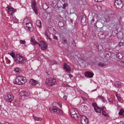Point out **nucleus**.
<instances>
[{"mask_svg": "<svg viewBox=\"0 0 124 124\" xmlns=\"http://www.w3.org/2000/svg\"><path fill=\"white\" fill-rule=\"evenodd\" d=\"M81 123L82 124H88V119L84 115H81Z\"/></svg>", "mask_w": 124, "mask_h": 124, "instance_id": "10", "label": "nucleus"}, {"mask_svg": "<svg viewBox=\"0 0 124 124\" xmlns=\"http://www.w3.org/2000/svg\"><path fill=\"white\" fill-rule=\"evenodd\" d=\"M53 38L54 39L56 40L57 39V37L55 35H54L53 36Z\"/></svg>", "mask_w": 124, "mask_h": 124, "instance_id": "40", "label": "nucleus"}, {"mask_svg": "<svg viewBox=\"0 0 124 124\" xmlns=\"http://www.w3.org/2000/svg\"><path fill=\"white\" fill-rule=\"evenodd\" d=\"M4 97L5 100L10 102H11L14 99V96L10 93L4 95Z\"/></svg>", "mask_w": 124, "mask_h": 124, "instance_id": "4", "label": "nucleus"}, {"mask_svg": "<svg viewBox=\"0 0 124 124\" xmlns=\"http://www.w3.org/2000/svg\"><path fill=\"white\" fill-rule=\"evenodd\" d=\"M19 95L20 96L22 97H26L28 96V93L26 91H22L20 92Z\"/></svg>", "mask_w": 124, "mask_h": 124, "instance_id": "16", "label": "nucleus"}, {"mask_svg": "<svg viewBox=\"0 0 124 124\" xmlns=\"http://www.w3.org/2000/svg\"><path fill=\"white\" fill-rule=\"evenodd\" d=\"M121 86L120 82H119L117 81L115 83V87L116 88H120Z\"/></svg>", "mask_w": 124, "mask_h": 124, "instance_id": "22", "label": "nucleus"}, {"mask_svg": "<svg viewBox=\"0 0 124 124\" xmlns=\"http://www.w3.org/2000/svg\"><path fill=\"white\" fill-rule=\"evenodd\" d=\"M121 44V43H119V44H118V45H119V46H121L120 45H119V44Z\"/></svg>", "mask_w": 124, "mask_h": 124, "instance_id": "49", "label": "nucleus"}, {"mask_svg": "<svg viewBox=\"0 0 124 124\" xmlns=\"http://www.w3.org/2000/svg\"><path fill=\"white\" fill-rule=\"evenodd\" d=\"M12 20L16 23H17L18 22V20L15 17H13L12 18Z\"/></svg>", "mask_w": 124, "mask_h": 124, "instance_id": "32", "label": "nucleus"}, {"mask_svg": "<svg viewBox=\"0 0 124 124\" xmlns=\"http://www.w3.org/2000/svg\"><path fill=\"white\" fill-rule=\"evenodd\" d=\"M98 65L100 67H103L106 65L105 64L101 62L99 63L98 64Z\"/></svg>", "mask_w": 124, "mask_h": 124, "instance_id": "30", "label": "nucleus"}, {"mask_svg": "<svg viewBox=\"0 0 124 124\" xmlns=\"http://www.w3.org/2000/svg\"><path fill=\"white\" fill-rule=\"evenodd\" d=\"M64 69L66 70V71L68 72H69L71 70V68L70 66L67 65L66 63H65L63 66Z\"/></svg>", "mask_w": 124, "mask_h": 124, "instance_id": "15", "label": "nucleus"}, {"mask_svg": "<svg viewBox=\"0 0 124 124\" xmlns=\"http://www.w3.org/2000/svg\"><path fill=\"white\" fill-rule=\"evenodd\" d=\"M98 15L97 14H95L93 17V19L91 21L92 25L94 24L95 23L98 21Z\"/></svg>", "mask_w": 124, "mask_h": 124, "instance_id": "12", "label": "nucleus"}, {"mask_svg": "<svg viewBox=\"0 0 124 124\" xmlns=\"http://www.w3.org/2000/svg\"><path fill=\"white\" fill-rule=\"evenodd\" d=\"M31 43L33 45L37 44L38 43L35 40V39L33 37H31Z\"/></svg>", "mask_w": 124, "mask_h": 124, "instance_id": "21", "label": "nucleus"}, {"mask_svg": "<svg viewBox=\"0 0 124 124\" xmlns=\"http://www.w3.org/2000/svg\"><path fill=\"white\" fill-rule=\"evenodd\" d=\"M66 8V5L65 4H63V8L65 9Z\"/></svg>", "mask_w": 124, "mask_h": 124, "instance_id": "44", "label": "nucleus"}, {"mask_svg": "<svg viewBox=\"0 0 124 124\" xmlns=\"http://www.w3.org/2000/svg\"><path fill=\"white\" fill-rule=\"evenodd\" d=\"M38 44L40 47H41V49L42 50H46L47 47L46 44L43 41H41L40 43H38Z\"/></svg>", "mask_w": 124, "mask_h": 124, "instance_id": "9", "label": "nucleus"}, {"mask_svg": "<svg viewBox=\"0 0 124 124\" xmlns=\"http://www.w3.org/2000/svg\"><path fill=\"white\" fill-rule=\"evenodd\" d=\"M94 0L97 2H101L103 0Z\"/></svg>", "mask_w": 124, "mask_h": 124, "instance_id": "43", "label": "nucleus"}, {"mask_svg": "<svg viewBox=\"0 0 124 124\" xmlns=\"http://www.w3.org/2000/svg\"><path fill=\"white\" fill-rule=\"evenodd\" d=\"M50 112L58 115H62V111L61 109L58 108L55 106H53L49 108Z\"/></svg>", "mask_w": 124, "mask_h": 124, "instance_id": "1", "label": "nucleus"}, {"mask_svg": "<svg viewBox=\"0 0 124 124\" xmlns=\"http://www.w3.org/2000/svg\"><path fill=\"white\" fill-rule=\"evenodd\" d=\"M14 70L16 73H17V74H18L20 73V70L19 68H16L14 69Z\"/></svg>", "mask_w": 124, "mask_h": 124, "instance_id": "28", "label": "nucleus"}, {"mask_svg": "<svg viewBox=\"0 0 124 124\" xmlns=\"http://www.w3.org/2000/svg\"><path fill=\"white\" fill-rule=\"evenodd\" d=\"M123 54L121 53L118 52L117 54L116 57L119 59H121L123 58Z\"/></svg>", "mask_w": 124, "mask_h": 124, "instance_id": "20", "label": "nucleus"}, {"mask_svg": "<svg viewBox=\"0 0 124 124\" xmlns=\"http://www.w3.org/2000/svg\"><path fill=\"white\" fill-rule=\"evenodd\" d=\"M57 80L52 78L47 79L45 82L46 85L49 86H52L57 84Z\"/></svg>", "mask_w": 124, "mask_h": 124, "instance_id": "3", "label": "nucleus"}, {"mask_svg": "<svg viewBox=\"0 0 124 124\" xmlns=\"http://www.w3.org/2000/svg\"><path fill=\"white\" fill-rule=\"evenodd\" d=\"M114 19V15L111 14L105 16V21L107 22L112 23Z\"/></svg>", "mask_w": 124, "mask_h": 124, "instance_id": "6", "label": "nucleus"}, {"mask_svg": "<svg viewBox=\"0 0 124 124\" xmlns=\"http://www.w3.org/2000/svg\"><path fill=\"white\" fill-rule=\"evenodd\" d=\"M20 77L22 78L20 82V84H22V85H24L26 82V79L25 77H23L22 76H20Z\"/></svg>", "mask_w": 124, "mask_h": 124, "instance_id": "18", "label": "nucleus"}, {"mask_svg": "<svg viewBox=\"0 0 124 124\" xmlns=\"http://www.w3.org/2000/svg\"><path fill=\"white\" fill-rule=\"evenodd\" d=\"M0 124H3L0 123Z\"/></svg>", "mask_w": 124, "mask_h": 124, "instance_id": "50", "label": "nucleus"}, {"mask_svg": "<svg viewBox=\"0 0 124 124\" xmlns=\"http://www.w3.org/2000/svg\"><path fill=\"white\" fill-rule=\"evenodd\" d=\"M63 98L65 100H66L67 99V97L66 96H64L63 97Z\"/></svg>", "mask_w": 124, "mask_h": 124, "instance_id": "45", "label": "nucleus"}, {"mask_svg": "<svg viewBox=\"0 0 124 124\" xmlns=\"http://www.w3.org/2000/svg\"><path fill=\"white\" fill-rule=\"evenodd\" d=\"M102 114L104 115L106 117H108V115L105 112V111L104 110H103L102 111Z\"/></svg>", "mask_w": 124, "mask_h": 124, "instance_id": "36", "label": "nucleus"}, {"mask_svg": "<svg viewBox=\"0 0 124 124\" xmlns=\"http://www.w3.org/2000/svg\"><path fill=\"white\" fill-rule=\"evenodd\" d=\"M42 7L43 9L44 10H46L48 8L47 4L46 3L43 4L42 5Z\"/></svg>", "mask_w": 124, "mask_h": 124, "instance_id": "24", "label": "nucleus"}, {"mask_svg": "<svg viewBox=\"0 0 124 124\" xmlns=\"http://www.w3.org/2000/svg\"><path fill=\"white\" fill-rule=\"evenodd\" d=\"M33 118L35 120L37 121H41L42 119V118L41 117H36L35 116H33Z\"/></svg>", "mask_w": 124, "mask_h": 124, "instance_id": "25", "label": "nucleus"}, {"mask_svg": "<svg viewBox=\"0 0 124 124\" xmlns=\"http://www.w3.org/2000/svg\"><path fill=\"white\" fill-rule=\"evenodd\" d=\"M21 79H22V78L20 77V76H17L14 82H15V83L16 84L22 85V84H20V82H21Z\"/></svg>", "mask_w": 124, "mask_h": 124, "instance_id": "17", "label": "nucleus"}, {"mask_svg": "<svg viewBox=\"0 0 124 124\" xmlns=\"http://www.w3.org/2000/svg\"><path fill=\"white\" fill-rule=\"evenodd\" d=\"M39 81L35 80L32 78L30 79L29 81V83L31 85L35 86L39 83Z\"/></svg>", "mask_w": 124, "mask_h": 124, "instance_id": "11", "label": "nucleus"}, {"mask_svg": "<svg viewBox=\"0 0 124 124\" xmlns=\"http://www.w3.org/2000/svg\"><path fill=\"white\" fill-rule=\"evenodd\" d=\"M7 62L8 63H10V61L8 59H7L6 60Z\"/></svg>", "mask_w": 124, "mask_h": 124, "instance_id": "42", "label": "nucleus"}, {"mask_svg": "<svg viewBox=\"0 0 124 124\" xmlns=\"http://www.w3.org/2000/svg\"><path fill=\"white\" fill-rule=\"evenodd\" d=\"M114 5L118 9H121L122 7L123 4L121 0H116Z\"/></svg>", "mask_w": 124, "mask_h": 124, "instance_id": "5", "label": "nucleus"}, {"mask_svg": "<svg viewBox=\"0 0 124 124\" xmlns=\"http://www.w3.org/2000/svg\"><path fill=\"white\" fill-rule=\"evenodd\" d=\"M20 42L21 44H24L26 42L25 40H21Z\"/></svg>", "mask_w": 124, "mask_h": 124, "instance_id": "37", "label": "nucleus"}, {"mask_svg": "<svg viewBox=\"0 0 124 124\" xmlns=\"http://www.w3.org/2000/svg\"><path fill=\"white\" fill-rule=\"evenodd\" d=\"M6 9L9 14L11 15H13L16 12V9L10 6H8Z\"/></svg>", "mask_w": 124, "mask_h": 124, "instance_id": "8", "label": "nucleus"}, {"mask_svg": "<svg viewBox=\"0 0 124 124\" xmlns=\"http://www.w3.org/2000/svg\"><path fill=\"white\" fill-rule=\"evenodd\" d=\"M9 54L13 58L15 56V54L13 52L12 53H9Z\"/></svg>", "mask_w": 124, "mask_h": 124, "instance_id": "34", "label": "nucleus"}, {"mask_svg": "<svg viewBox=\"0 0 124 124\" xmlns=\"http://www.w3.org/2000/svg\"><path fill=\"white\" fill-rule=\"evenodd\" d=\"M53 104H54L55 105H59L60 106V108H61V106H60V104H59L58 102H54V103H53Z\"/></svg>", "mask_w": 124, "mask_h": 124, "instance_id": "39", "label": "nucleus"}, {"mask_svg": "<svg viewBox=\"0 0 124 124\" xmlns=\"http://www.w3.org/2000/svg\"><path fill=\"white\" fill-rule=\"evenodd\" d=\"M26 27H27L28 29L29 30H30L31 29V27L32 26L31 23H30L27 22L26 23Z\"/></svg>", "mask_w": 124, "mask_h": 124, "instance_id": "23", "label": "nucleus"}, {"mask_svg": "<svg viewBox=\"0 0 124 124\" xmlns=\"http://www.w3.org/2000/svg\"><path fill=\"white\" fill-rule=\"evenodd\" d=\"M36 24L37 26L39 27H41V23L40 21L37 20L36 22Z\"/></svg>", "mask_w": 124, "mask_h": 124, "instance_id": "26", "label": "nucleus"}, {"mask_svg": "<svg viewBox=\"0 0 124 124\" xmlns=\"http://www.w3.org/2000/svg\"><path fill=\"white\" fill-rule=\"evenodd\" d=\"M77 110L75 108H72L70 110V113L71 114L73 113V112H74L75 111H76Z\"/></svg>", "mask_w": 124, "mask_h": 124, "instance_id": "29", "label": "nucleus"}, {"mask_svg": "<svg viewBox=\"0 0 124 124\" xmlns=\"http://www.w3.org/2000/svg\"><path fill=\"white\" fill-rule=\"evenodd\" d=\"M26 60L23 56L18 55L15 58V62L19 64H23L26 62Z\"/></svg>", "mask_w": 124, "mask_h": 124, "instance_id": "2", "label": "nucleus"}, {"mask_svg": "<svg viewBox=\"0 0 124 124\" xmlns=\"http://www.w3.org/2000/svg\"><path fill=\"white\" fill-rule=\"evenodd\" d=\"M64 42L65 43H67V40H64Z\"/></svg>", "mask_w": 124, "mask_h": 124, "instance_id": "47", "label": "nucleus"}, {"mask_svg": "<svg viewBox=\"0 0 124 124\" xmlns=\"http://www.w3.org/2000/svg\"><path fill=\"white\" fill-rule=\"evenodd\" d=\"M92 105L94 107L95 110L97 112L100 113L101 111L103 110L102 108H100V107H98L97 104L95 103H93L92 104Z\"/></svg>", "mask_w": 124, "mask_h": 124, "instance_id": "7", "label": "nucleus"}, {"mask_svg": "<svg viewBox=\"0 0 124 124\" xmlns=\"http://www.w3.org/2000/svg\"><path fill=\"white\" fill-rule=\"evenodd\" d=\"M54 64H55V62H54Z\"/></svg>", "mask_w": 124, "mask_h": 124, "instance_id": "52", "label": "nucleus"}, {"mask_svg": "<svg viewBox=\"0 0 124 124\" xmlns=\"http://www.w3.org/2000/svg\"><path fill=\"white\" fill-rule=\"evenodd\" d=\"M69 76L70 78H71L73 77V75L72 74H70L69 75Z\"/></svg>", "mask_w": 124, "mask_h": 124, "instance_id": "46", "label": "nucleus"}, {"mask_svg": "<svg viewBox=\"0 0 124 124\" xmlns=\"http://www.w3.org/2000/svg\"><path fill=\"white\" fill-rule=\"evenodd\" d=\"M61 23V22H59V23Z\"/></svg>", "mask_w": 124, "mask_h": 124, "instance_id": "51", "label": "nucleus"}, {"mask_svg": "<svg viewBox=\"0 0 124 124\" xmlns=\"http://www.w3.org/2000/svg\"><path fill=\"white\" fill-rule=\"evenodd\" d=\"M77 113H78V112H77V110H76V111H75L74 112H73L72 113L70 114H71V116L72 115H74Z\"/></svg>", "mask_w": 124, "mask_h": 124, "instance_id": "38", "label": "nucleus"}, {"mask_svg": "<svg viewBox=\"0 0 124 124\" xmlns=\"http://www.w3.org/2000/svg\"><path fill=\"white\" fill-rule=\"evenodd\" d=\"M85 76L89 78H91L93 76L94 74L89 71H87L85 73Z\"/></svg>", "mask_w": 124, "mask_h": 124, "instance_id": "19", "label": "nucleus"}, {"mask_svg": "<svg viewBox=\"0 0 124 124\" xmlns=\"http://www.w3.org/2000/svg\"><path fill=\"white\" fill-rule=\"evenodd\" d=\"M116 96L117 98L118 101H120L121 100V99L120 97L119 96H118L116 93Z\"/></svg>", "mask_w": 124, "mask_h": 124, "instance_id": "35", "label": "nucleus"}, {"mask_svg": "<svg viewBox=\"0 0 124 124\" xmlns=\"http://www.w3.org/2000/svg\"><path fill=\"white\" fill-rule=\"evenodd\" d=\"M124 112V110L123 109H121L120 111L119 112L118 114L119 115H123V113Z\"/></svg>", "mask_w": 124, "mask_h": 124, "instance_id": "31", "label": "nucleus"}, {"mask_svg": "<svg viewBox=\"0 0 124 124\" xmlns=\"http://www.w3.org/2000/svg\"><path fill=\"white\" fill-rule=\"evenodd\" d=\"M108 100L109 102H110V103H111L112 102V100L111 99V98L108 99Z\"/></svg>", "mask_w": 124, "mask_h": 124, "instance_id": "41", "label": "nucleus"}, {"mask_svg": "<svg viewBox=\"0 0 124 124\" xmlns=\"http://www.w3.org/2000/svg\"><path fill=\"white\" fill-rule=\"evenodd\" d=\"M86 17L85 16H83L81 20V24L83 26H84L87 24V23Z\"/></svg>", "mask_w": 124, "mask_h": 124, "instance_id": "13", "label": "nucleus"}, {"mask_svg": "<svg viewBox=\"0 0 124 124\" xmlns=\"http://www.w3.org/2000/svg\"><path fill=\"white\" fill-rule=\"evenodd\" d=\"M78 114V113H77L74 115H71V117L74 118L76 120L78 119V115H77Z\"/></svg>", "mask_w": 124, "mask_h": 124, "instance_id": "27", "label": "nucleus"}, {"mask_svg": "<svg viewBox=\"0 0 124 124\" xmlns=\"http://www.w3.org/2000/svg\"><path fill=\"white\" fill-rule=\"evenodd\" d=\"M98 98L100 99L101 100H102V101L103 102H105V101L103 98L101 96H98Z\"/></svg>", "mask_w": 124, "mask_h": 124, "instance_id": "33", "label": "nucleus"}, {"mask_svg": "<svg viewBox=\"0 0 124 124\" xmlns=\"http://www.w3.org/2000/svg\"><path fill=\"white\" fill-rule=\"evenodd\" d=\"M36 3L34 1H33L31 7L34 11L36 14L37 15L38 13V12L37 7H36Z\"/></svg>", "mask_w": 124, "mask_h": 124, "instance_id": "14", "label": "nucleus"}, {"mask_svg": "<svg viewBox=\"0 0 124 124\" xmlns=\"http://www.w3.org/2000/svg\"><path fill=\"white\" fill-rule=\"evenodd\" d=\"M9 124V123H5V124Z\"/></svg>", "mask_w": 124, "mask_h": 124, "instance_id": "48", "label": "nucleus"}]
</instances>
